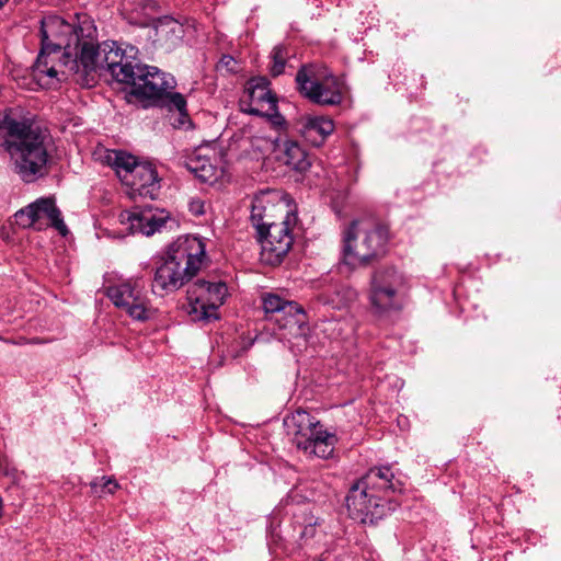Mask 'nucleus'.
I'll return each mask as SVG.
<instances>
[{"instance_id": "nucleus-1", "label": "nucleus", "mask_w": 561, "mask_h": 561, "mask_svg": "<svg viewBox=\"0 0 561 561\" xmlns=\"http://www.w3.org/2000/svg\"><path fill=\"white\" fill-rule=\"evenodd\" d=\"M41 36V51L32 67V77L41 88H54L69 76L83 87H92L96 72L103 70L115 81L128 84V95L144 108L176 111L187 118L184 95L173 91L175 78L156 66L140 64L133 46L123 49L116 42L98 43L96 26L87 14H77L72 22L45 16Z\"/></svg>"}, {"instance_id": "nucleus-2", "label": "nucleus", "mask_w": 561, "mask_h": 561, "mask_svg": "<svg viewBox=\"0 0 561 561\" xmlns=\"http://www.w3.org/2000/svg\"><path fill=\"white\" fill-rule=\"evenodd\" d=\"M0 131L10 138L7 150L23 182L33 183L48 174L54 142L47 129L23 116L21 110L8 108L0 112Z\"/></svg>"}, {"instance_id": "nucleus-3", "label": "nucleus", "mask_w": 561, "mask_h": 561, "mask_svg": "<svg viewBox=\"0 0 561 561\" xmlns=\"http://www.w3.org/2000/svg\"><path fill=\"white\" fill-rule=\"evenodd\" d=\"M401 490L402 483L394 478L390 466L374 467L351 486L346 496L348 516L360 524L374 525L392 510L380 493Z\"/></svg>"}, {"instance_id": "nucleus-4", "label": "nucleus", "mask_w": 561, "mask_h": 561, "mask_svg": "<svg viewBox=\"0 0 561 561\" xmlns=\"http://www.w3.org/2000/svg\"><path fill=\"white\" fill-rule=\"evenodd\" d=\"M205 243L196 236H183L174 241L163 262L156 268L153 288L174 291L187 283L201 268Z\"/></svg>"}, {"instance_id": "nucleus-5", "label": "nucleus", "mask_w": 561, "mask_h": 561, "mask_svg": "<svg viewBox=\"0 0 561 561\" xmlns=\"http://www.w3.org/2000/svg\"><path fill=\"white\" fill-rule=\"evenodd\" d=\"M389 239L385 226L371 220H353L343 231V262L353 267L382 256Z\"/></svg>"}, {"instance_id": "nucleus-6", "label": "nucleus", "mask_w": 561, "mask_h": 561, "mask_svg": "<svg viewBox=\"0 0 561 561\" xmlns=\"http://www.w3.org/2000/svg\"><path fill=\"white\" fill-rule=\"evenodd\" d=\"M288 435L298 449L307 455L328 458L334 450L336 437L306 410L298 409L284 420Z\"/></svg>"}, {"instance_id": "nucleus-7", "label": "nucleus", "mask_w": 561, "mask_h": 561, "mask_svg": "<svg viewBox=\"0 0 561 561\" xmlns=\"http://www.w3.org/2000/svg\"><path fill=\"white\" fill-rule=\"evenodd\" d=\"M301 95L319 105H339L343 101V82L325 66L304 65L296 75Z\"/></svg>"}, {"instance_id": "nucleus-8", "label": "nucleus", "mask_w": 561, "mask_h": 561, "mask_svg": "<svg viewBox=\"0 0 561 561\" xmlns=\"http://www.w3.org/2000/svg\"><path fill=\"white\" fill-rule=\"evenodd\" d=\"M227 286L224 282L197 279L187 288L188 314L193 321L210 322L218 318L217 309L225 302Z\"/></svg>"}, {"instance_id": "nucleus-9", "label": "nucleus", "mask_w": 561, "mask_h": 561, "mask_svg": "<svg viewBox=\"0 0 561 561\" xmlns=\"http://www.w3.org/2000/svg\"><path fill=\"white\" fill-rule=\"evenodd\" d=\"M270 84L265 77L252 78L241 100V110L251 115L270 117L274 125H283L285 119L278 113L277 96Z\"/></svg>"}, {"instance_id": "nucleus-10", "label": "nucleus", "mask_w": 561, "mask_h": 561, "mask_svg": "<svg viewBox=\"0 0 561 561\" xmlns=\"http://www.w3.org/2000/svg\"><path fill=\"white\" fill-rule=\"evenodd\" d=\"M290 216L278 222L273 221L257 233V241L261 244V261L268 265H278L286 256L293 245L294 238L290 229Z\"/></svg>"}, {"instance_id": "nucleus-11", "label": "nucleus", "mask_w": 561, "mask_h": 561, "mask_svg": "<svg viewBox=\"0 0 561 561\" xmlns=\"http://www.w3.org/2000/svg\"><path fill=\"white\" fill-rule=\"evenodd\" d=\"M405 278L392 267L377 271L371 278L370 301L380 310L399 309L400 295L404 291Z\"/></svg>"}, {"instance_id": "nucleus-12", "label": "nucleus", "mask_w": 561, "mask_h": 561, "mask_svg": "<svg viewBox=\"0 0 561 561\" xmlns=\"http://www.w3.org/2000/svg\"><path fill=\"white\" fill-rule=\"evenodd\" d=\"M106 295L117 308L124 309L134 320L147 321L154 317V308L136 284L125 282L110 286Z\"/></svg>"}, {"instance_id": "nucleus-13", "label": "nucleus", "mask_w": 561, "mask_h": 561, "mask_svg": "<svg viewBox=\"0 0 561 561\" xmlns=\"http://www.w3.org/2000/svg\"><path fill=\"white\" fill-rule=\"evenodd\" d=\"M168 218L169 214L164 209L152 206H135L119 214V221L126 225L127 230L147 237L160 231Z\"/></svg>"}, {"instance_id": "nucleus-14", "label": "nucleus", "mask_w": 561, "mask_h": 561, "mask_svg": "<svg viewBox=\"0 0 561 561\" xmlns=\"http://www.w3.org/2000/svg\"><path fill=\"white\" fill-rule=\"evenodd\" d=\"M14 217L16 224L23 228L32 227L41 219L47 218L61 236L68 233V228L64 222L60 210L57 208L55 201L49 197L36 199L34 203L18 210Z\"/></svg>"}, {"instance_id": "nucleus-15", "label": "nucleus", "mask_w": 561, "mask_h": 561, "mask_svg": "<svg viewBox=\"0 0 561 561\" xmlns=\"http://www.w3.org/2000/svg\"><path fill=\"white\" fill-rule=\"evenodd\" d=\"M263 309L279 328H300L305 322L304 309L297 302L283 299L276 294L263 296Z\"/></svg>"}, {"instance_id": "nucleus-16", "label": "nucleus", "mask_w": 561, "mask_h": 561, "mask_svg": "<svg viewBox=\"0 0 561 561\" xmlns=\"http://www.w3.org/2000/svg\"><path fill=\"white\" fill-rule=\"evenodd\" d=\"M123 184L129 187L128 194L134 199L137 196L153 199L160 188L157 170L148 162L140 163L130 174L125 175Z\"/></svg>"}, {"instance_id": "nucleus-17", "label": "nucleus", "mask_w": 561, "mask_h": 561, "mask_svg": "<svg viewBox=\"0 0 561 561\" xmlns=\"http://www.w3.org/2000/svg\"><path fill=\"white\" fill-rule=\"evenodd\" d=\"M334 131V123L328 116H307L301 121L300 133L306 141L319 147Z\"/></svg>"}, {"instance_id": "nucleus-18", "label": "nucleus", "mask_w": 561, "mask_h": 561, "mask_svg": "<svg viewBox=\"0 0 561 561\" xmlns=\"http://www.w3.org/2000/svg\"><path fill=\"white\" fill-rule=\"evenodd\" d=\"M185 167L205 183L213 184L222 175V169L214 163L210 157L199 152L188 156L185 160Z\"/></svg>"}, {"instance_id": "nucleus-19", "label": "nucleus", "mask_w": 561, "mask_h": 561, "mask_svg": "<svg viewBox=\"0 0 561 561\" xmlns=\"http://www.w3.org/2000/svg\"><path fill=\"white\" fill-rule=\"evenodd\" d=\"M156 42L167 50L174 48L183 38V25L171 16L159 19L154 25Z\"/></svg>"}, {"instance_id": "nucleus-20", "label": "nucleus", "mask_w": 561, "mask_h": 561, "mask_svg": "<svg viewBox=\"0 0 561 561\" xmlns=\"http://www.w3.org/2000/svg\"><path fill=\"white\" fill-rule=\"evenodd\" d=\"M280 160L293 170L304 172L311 165L306 150L294 140H286L283 144Z\"/></svg>"}, {"instance_id": "nucleus-21", "label": "nucleus", "mask_w": 561, "mask_h": 561, "mask_svg": "<svg viewBox=\"0 0 561 561\" xmlns=\"http://www.w3.org/2000/svg\"><path fill=\"white\" fill-rule=\"evenodd\" d=\"M272 192L270 191H262L260 194L255 195L252 202L251 206V221L253 227L255 228L257 233H262L261 231L264 230L268 224H272L273 221L266 220L268 215L266 214V210L268 208L270 202V195Z\"/></svg>"}, {"instance_id": "nucleus-22", "label": "nucleus", "mask_w": 561, "mask_h": 561, "mask_svg": "<svg viewBox=\"0 0 561 561\" xmlns=\"http://www.w3.org/2000/svg\"><path fill=\"white\" fill-rule=\"evenodd\" d=\"M108 162L115 169L117 176L123 183L125 182V175L130 174L133 169L140 164L137 162L136 157L124 151H113L108 156Z\"/></svg>"}, {"instance_id": "nucleus-23", "label": "nucleus", "mask_w": 561, "mask_h": 561, "mask_svg": "<svg viewBox=\"0 0 561 561\" xmlns=\"http://www.w3.org/2000/svg\"><path fill=\"white\" fill-rule=\"evenodd\" d=\"M288 53L284 46H275L272 50L271 75L277 77L285 70Z\"/></svg>"}, {"instance_id": "nucleus-24", "label": "nucleus", "mask_w": 561, "mask_h": 561, "mask_svg": "<svg viewBox=\"0 0 561 561\" xmlns=\"http://www.w3.org/2000/svg\"><path fill=\"white\" fill-rule=\"evenodd\" d=\"M118 488V483L113 479H105L102 477L101 479H95L91 482V489L95 494L100 496L103 494H112Z\"/></svg>"}, {"instance_id": "nucleus-25", "label": "nucleus", "mask_w": 561, "mask_h": 561, "mask_svg": "<svg viewBox=\"0 0 561 561\" xmlns=\"http://www.w3.org/2000/svg\"><path fill=\"white\" fill-rule=\"evenodd\" d=\"M218 71H226L228 73H236L239 71L238 61L230 55H222L217 64Z\"/></svg>"}, {"instance_id": "nucleus-26", "label": "nucleus", "mask_w": 561, "mask_h": 561, "mask_svg": "<svg viewBox=\"0 0 561 561\" xmlns=\"http://www.w3.org/2000/svg\"><path fill=\"white\" fill-rule=\"evenodd\" d=\"M188 209L194 216H202L205 213L204 202L198 198L192 199L188 204Z\"/></svg>"}, {"instance_id": "nucleus-27", "label": "nucleus", "mask_w": 561, "mask_h": 561, "mask_svg": "<svg viewBox=\"0 0 561 561\" xmlns=\"http://www.w3.org/2000/svg\"><path fill=\"white\" fill-rule=\"evenodd\" d=\"M346 295L348 300H353L355 298V293L353 290H347Z\"/></svg>"}, {"instance_id": "nucleus-28", "label": "nucleus", "mask_w": 561, "mask_h": 561, "mask_svg": "<svg viewBox=\"0 0 561 561\" xmlns=\"http://www.w3.org/2000/svg\"><path fill=\"white\" fill-rule=\"evenodd\" d=\"M331 325H333L334 329H336L337 327L341 325V322L340 321L331 322Z\"/></svg>"}, {"instance_id": "nucleus-29", "label": "nucleus", "mask_w": 561, "mask_h": 561, "mask_svg": "<svg viewBox=\"0 0 561 561\" xmlns=\"http://www.w3.org/2000/svg\"><path fill=\"white\" fill-rule=\"evenodd\" d=\"M9 0H0V9L8 2Z\"/></svg>"}]
</instances>
